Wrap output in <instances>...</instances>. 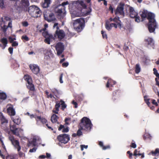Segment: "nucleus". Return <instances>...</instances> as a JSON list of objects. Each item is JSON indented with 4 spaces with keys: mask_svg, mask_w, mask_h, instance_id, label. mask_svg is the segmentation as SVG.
Masks as SVG:
<instances>
[{
    "mask_svg": "<svg viewBox=\"0 0 159 159\" xmlns=\"http://www.w3.org/2000/svg\"><path fill=\"white\" fill-rule=\"evenodd\" d=\"M22 25L23 26L25 27L27 26L28 25V24L27 22L24 21L22 22Z\"/></svg>",
    "mask_w": 159,
    "mask_h": 159,
    "instance_id": "59",
    "label": "nucleus"
},
{
    "mask_svg": "<svg viewBox=\"0 0 159 159\" xmlns=\"http://www.w3.org/2000/svg\"><path fill=\"white\" fill-rule=\"evenodd\" d=\"M24 78L25 80L27 83L26 84L27 88L31 91H35L34 85L33 84L31 77L28 75H26L24 76Z\"/></svg>",
    "mask_w": 159,
    "mask_h": 159,
    "instance_id": "5",
    "label": "nucleus"
},
{
    "mask_svg": "<svg viewBox=\"0 0 159 159\" xmlns=\"http://www.w3.org/2000/svg\"><path fill=\"white\" fill-rule=\"evenodd\" d=\"M71 120V118H66L65 119V125H69V123L68 121H70Z\"/></svg>",
    "mask_w": 159,
    "mask_h": 159,
    "instance_id": "44",
    "label": "nucleus"
},
{
    "mask_svg": "<svg viewBox=\"0 0 159 159\" xmlns=\"http://www.w3.org/2000/svg\"><path fill=\"white\" fill-rule=\"evenodd\" d=\"M33 117L35 118L36 121L38 122L40 121L43 124H44L47 122V120L45 118L41 117L40 116H36L34 117L33 115H32Z\"/></svg>",
    "mask_w": 159,
    "mask_h": 159,
    "instance_id": "17",
    "label": "nucleus"
},
{
    "mask_svg": "<svg viewBox=\"0 0 159 159\" xmlns=\"http://www.w3.org/2000/svg\"><path fill=\"white\" fill-rule=\"evenodd\" d=\"M116 83V81L111 79H109L106 84V87L107 88H109L110 86L111 87H113V85L115 84Z\"/></svg>",
    "mask_w": 159,
    "mask_h": 159,
    "instance_id": "21",
    "label": "nucleus"
},
{
    "mask_svg": "<svg viewBox=\"0 0 159 159\" xmlns=\"http://www.w3.org/2000/svg\"><path fill=\"white\" fill-rule=\"evenodd\" d=\"M51 0H44V2L42 3V7L43 8H46L49 6Z\"/></svg>",
    "mask_w": 159,
    "mask_h": 159,
    "instance_id": "25",
    "label": "nucleus"
},
{
    "mask_svg": "<svg viewBox=\"0 0 159 159\" xmlns=\"http://www.w3.org/2000/svg\"><path fill=\"white\" fill-rule=\"evenodd\" d=\"M51 39H55V38L54 37H53V36H52V37L50 36V37L46 38L44 40V42L48 44H50V43Z\"/></svg>",
    "mask_w": 159,
    "mask_h": 159,
    "instance_id": "29",
    "label": "nucleus"
},
{
    "mask_svg": "<svg viewBox=\"0 0 159 159\" xmlns=\"http://www.w3.org/2000/svg\"><path fill=\"white\" fill-rule=\"evenodd\" d=\"M8 39L9 40V42L10 43H13L14 41H13V38H12L11 37L9 36L8 37Z\"/></svg>",
    "mask_w": 159,
    "mask_h": 159,
    "instance_id": "64",
    "label": "nucleus"
},
{
    "mask_svg": "<svg viewBox=\"0 0 159 159\" xmlns=\"http://www.w3.org/2000/svg\"><path fill=\"white\" fill-rule=\"evenodd\" d=\"M7 27L6 25H4L2 27V29L3 32H5L7 31Z\"/></svg>",
    "mask_w": 159,
    "mask_h": 159,
    "instance_id": "48",
    "label": "nucleus"
},
{
    "mask_svg": "<svg viewBox=\"0 0 159 159\" xmlns=\"http://www.w3.org/2000/svg\"><path fill=\"white\" fill-rule=\"evenodd\" d=\"M80 5L84 9H85L86 7V6L85 4H84L83 2L81 1L80 2Z\"/></svg>",
    "mask_w": 159,
    "mask_h": 159,
    "instance_id": "58",
    "label": "nucleus"
},
{
    "mask_svg": "<svg viewBox=\"0 0 159 159\" xmlns=\"http://www.w3.org/2000/svg\"><path fill=\"white\" fill-rule=\"evenodd\" d=\"M153 71L154 74L159 79V74L157 72V71L156 69L155 68H153Z\"/></svg>",
    "mask_w": 159,
    "mask_h": 159,
    "instance_id": "42",
    "label": "nucleus"
},
{
    "mask_svg": "<svg viewBox=\"0 0 159 159\" xmlns=\"http://www.w3.org/2000/svg\"><path fill=\"white\" fill-rule=\"evenodd\" d=\"M35 91H31L30 90H29L28 92V93H29V95L32 97L35 95Z\"/></svg>",
    "mask_w": 159,
    "mask_h": 159,
    "instance_id": "41",
    "label": "nucleus"
},
{
    "mask_svg": "<svg viewBox=\"0 0 159 159\" xmlns=\"http://www.w3.org/2000/svg\"><path fill=\"white\" fill-rule=\"evenodd\" d=\"M0 42L3 45V47L5 48L8 43L7 39L5 38H3L0 39Z\"/></svg>",
    "mask_w": 159,
    "mask_h": 159,
    "instance_id": "27",
    "label": "nucleus"
},
{
    "mask_svg": "<svg viewBox=\"0 0 159 159\" xmlns=\"http://www.w3.org/2000/svg\"><path fill=\"white\" fill-rule=\"evenodd\" d=\"M148 13L149 12L146 10H143L140 15L142 21H143L146 18H147Z\"/></svg>",
    "mask_w": 159,
    "mask_h": 159,
    "instance_id": "22",
    "label": "nucleus"
},
{
    "mask_svg": "<svg viewBox=\"0 0 159 159\" xmlns=\"http://www.w3.org/2000/svg\"><path fill=\"white\" fill-rule=\"evenodd\" d=\"M124 29L125 30H128L129 31H130L131 30V27L130 25L126 26L124 28Z\"/></svg>",
    "mask_w": 159,
    "mask_h": 159,
    "instance_id": "57",
    "label": "nucleus"
},
{
    "mask_svg": "<svg viewBox=\"0 0 159 159\" xmlns=\"http://www.w3.org/2000/svg\"><path fill=\"white\" fill-rule=\"evenodd\" d=\"M151 154L153 156L159 155V149L156 148L155 151H152L151 152Z\"/></svg>",
    "mask_w": 159,
    "mask_h": 159,
    "instance_id": "32",
    "label": "nucleus"
},
{
    "mask_svg": "<svg viewBox=\"0 0 159 159\" xmlns=\"http://www.w3.org/2000/svg\"><path fill=\"white\" fill-rule=\"evenodd\" d=\"M11 131L13 134L19 136L20 135L19 131H23V129H18L16 128V125H10Z\"/></svg>",
    "mask_w": 159,
    "mask_h": 159,
    "instance_id": "13",
    "label": "nucleus"
},
{
    "mask_svg": "<svg viewBox=\"0 0 159 159\" xmlns=\"http://www.w3.org/2000/svg\"><path fill=\"white\" fill-rule=\"evenodd\" d=\"M14 122L17 125H19L20 123L21 120L19 118H16L13 120Z\"/></svg>",
    "mask_w": 159,
    "mask_h": 159,
    "instance_id": "38",
    "label": "nucleus"
},
{
    "mask_svg": "<svg viewBox=\"0 0 159 159\" xmlns=\"http://www.w3.org/2000/svg\"><path fill=\"white\" fill-rule=\"evenodd\" d=\"M0 7L2 8L4 7V0H0Z\"/></svg>",
    "mask_w": 159,
    "mask_h": 159,
    "instance_id": "50",
    "label": "nucleus"
},
{
    "mask_svg": "<svg viewBox=\"0 0 159 159\" xmlns=\"http://www.w3.org/2000/svg\"><path fill=\"white\" fill-rule=\"evenodd\" d=\"M52 92L56 96V95L58 94L59 92L56 89H53L52 91Z\"/></svg>",
    "mask_w": 159,
    "mask_h": 159,
    "instance_id": "51",
    "label": "nucleus"
},
{
    "mask_svg": "<svg viewBox=\"0 0 159 159\" xmlns=\"http://www.w3.org/2000/svg\"><path fill=\"white\" fill-rule=\"evenodd\" d=\"M85 25L84 18H80L75 20L73 26L75 30L78 32H81L84 28Z\"/></svg>",
    "mask_w": 159,
    "mask_h": 159,
    "instance_id": "4",
    "label": "nucleus"
},
{
    "mask_svg": "<svg viewBox=\"0 0 159 159\" xmlns=\"http://www.w3.org/2000/svg\"><path fill=\"white\" fill-rule=\"evenodd\" d=\"M37 140L35 138H34L31 142H30L28 144V146H30L31 144L33 145V146L35 147L36 146V143Z\"/></svg>",
    "mask_w": 159,
    "mask_h": 159,
    "instance_id": "30",
    "label": "nucleus"
},
{
    "mask_svg": "<svg viewBox=\"0 0 159 159\" xmlns=\"http://www.w3.org/2000/svg\"><path fill=\"white\" fill-rule=\"evenodd\" d=\"M155 18L154 14L150 12L148 13L147 18L148 20V30L151 33L154 32L157 28V24Z\"/></svg>",
    "mask_w": 159,
    "mask_h": 159,
    "instance_id": "1",
    "label": "nucleus"
},
{
    "mask_svg": "<svg viewBox=\"0 0 159 159\" xmlns=\"http://www.w3.org/2000/svg\"><path fill=\"white\" fill-rule=\"evenodd\" d=\"M61 105V109L62 111H64L67 107V105L65 103V102L62 100H61L59 102L58 101L56 102L55 106V110H53L52 112L56 114H58L59 108Z\"/></svg>",
    "mask_w": 159,
    "mask_h": 159,
    "instance_id": "6",
    "label": "nucleus"
},
{
    "mask_svg": "<svg viewBox=\"0 0 159 159\" xmlns=\"http://www.w3.org/2000/svg\"><path fill=\"white\" fill-rule=\"evenodd\" d=\"M72 103L75 105V107L76 108L77 107L78 104L76 102L73 100L72 102Z\"/></svg>",
    "mask_w": 159,
    "mask_h": 159,
    "instance_id": "61",
    "label": "nucleus"
},
{
    "mask_svg": "<svg viewBox=\"0 0 159 159\" xmlns=\"http://www.w3.org/2000/svg\"><path fill=\"white\" fill-rule=\"evenodd\" d=\"M56 49L57 51V55H60L64 50V47L63 43L61 42L57 43L56 46Z\"/></svg>",
    "mask_w": 159,
    "mask_h": 159,
    "instance_id": "12",
    "label": "nucleus"
},
{
    "mask_svg": "<svg viewBox=\"0 0 159 159\" xmlns=\"http://www.w3.org/2000/svg\"><path fill=\"white\" fill-rule=\"evenodd\" d=\"M1 121L2 124L5 123H7L8 122V120H6L4 116L3 115H2L1 117Z\"/></svg>",
    "mask_w": 159,
    "mask_h": 159,
    "instance_id": "34",
    "label": "nucleus"
},
{
    "mask_svg": "<svg viewBox=\"0 0 159 159\" xmlns=\"http://www.w3.org/2000/svg\"><path fill=\"white\" fill-rule=\"evenodd\" d=\"M69 63L68 62H66L62 63V66L63 67H67Z\"/></svg>",
    "mask_w": 159,
    "mask_h": 159,
    "instance_id": "52",
    "label": "nucleus"
},
{
    "mask_svg": "<svg viewBox=\"0 0 159 159\" xmlns=\"http://www.w3.org/2000/svg\"><path fill=\"white\" fill-rule=\"evenodd\" d=\"M81 150L82 151L84 150V148L87 149L88 147V145H80Z\"/></svg>",
    "mask_w": 159,
    "mask_h": 159,
    "instance_id": "49",
    "label": "nucleus"
},
{
    "mask_svg": "<svg viewBox=\"0 0 159 159\" xmlns=\"http://www.w3.org/2000/svg\"><path fill=\"white\" fill-rule=\"evenodd\" d=\"M7 111L9 114L11 116H14L16 114L15 109H14L12 105L9 107L7 108Z\"/></svg>",
    "mask_w": 159,
    "mask_h": 159,
    "instance_id": "19",
    "label": "nucleus"
},
{
    "mask_svg": "<svg viewBox=\"0 0 159 159\" xmlns=\"http://www.w3.org/2000/svg\"><path fill=\"white\" fill-rule=\"evenodd\" d=\"M92 124L90 120L87 117H84L81 120L79 126L84 130L89 131L92 127Z\"/></svg>",
    "mask_w": 159,
    "mask_h": 159,
    "instance_id": "3",
    "label": "nucleus"
},
{
    "mask_svg": "<svg viewBox=\"0 0 159 159\" xmlns=\"http://www.w3.org/2000/svg\"><path fill=\"white\" fill-rule=\"evenodd\" d=\"M59 117L57 116L55 114H53L51 117V120L52 123H55L57 122L58 124H59V123L57 122V120Z\"/></svg>",
    "mask_w": 159,
    "mask_h": 159,
    "instance_id": "23",
    "label": "nucleus"
},
{
    "mask_svg": "<svg viewBox=\"0 0 159 159\" xmlns=\"http://www.w3.org/2000/svg\"><path fill=\"white\" fill-rule=\"evenodd\" d=\"M145 41L148 45H150L152 46H153L154 45V41L152 38H148L147 39H145Z\"/></svg>",
    "mask_w": 159,
    "mask_h": 159,
    "instance_id": "26",
    "label": "nucleus"
},
{
    "mask_svg": "<svg viewBox=\"0 0 159 159\" xmlns=\"http://www.w3.org/2000/svg\"><path fill=\"white\" fill-rule=\"evenodd\" d=\"M11 45L12 47H16L18 45V43L16 41H14L12 43Z\"/></svg>",
    "mask_w": 159,
    "mask_h": 159,
    "instance_id": "55",
    "label": "nucleus"
},
{
    "mask_svg": "<svg viewBox=\"0 0 159 159\" xmlns=\"http://www.w3.org/2000/svg\"><path fill=\"white\" fill-rule=\"evenodd\" d=\"M149 99H144V100L145 101L146 103L150 107V108L151 109L153 110V109H154L155 107L153 106H152V107L150 106L151 103L149 101Z\"/></svg>",
    "mask_w": 159,
    "mask_h": 159,
    "instance_id": "36",
    "label": "nucleus"
},
{
    "mask_svg": "<svg viewBox=\"0 0 159 159\" xmlns=\"http://www.w3.org/2000/svg\"><path fill=\"white\" fill-rule=\"evenodd\" d=\"M89 11H87L86 10L85 11L83 9H81L80 13L77 15V16H86L89 15L91 11V9L90 7L89 8Z\"/></svg>",
    "mask_w": 159,
    "mask_h": 159,
    "instance_id": "16",
    "label": "nucleus"
},
{
    "mask_svg": "<svg viewBox=\"0 0 159 159\" xmlns=\"http://www.w3.org/2000/svg\"><path fill=\"white\" fill-rule=\"evenodd\" d=\"M64 125H60L59 127L58 128V130L59 131L61 130L62 129V132L63 133H67L69 131V127H67L66 128H64Z\"/></svg>",
    "mask_w": 159,
    "mask_h": 159,
    "instance_id": "24",
    "label": "nucleus"
},
{
    "mask_svg": "<svg viewBox=\"0 0 159 159\" xmlns=\"http://www.w3.org/2000/svg\"><path fill=\"white\" fill-rule=\"evenodd\" d=\"M101 34H102V36L103 38H105L106 39H107V35L105 32L102 30L101 31Z\"/></svg>",
    "mask_w": 159,
    "mask_h": 159,
    "instance_id": "43",
    "label": "nucleus"
},
{
    "mask_svg": "<svg viewBox=\"0 0 159 159\" xmlns=\"http://www.w3.org/2000/svg\"><path fill=\"white\" fill-rule=\"evenodd\" d=\"M140 68L139 66V65L138 64H137L135 66V72L136 73H139L140 71Z\"/></svg>",
    "mask_w": 159,
    "mask_h": 159,
    "instance_id": "37",
    "label": "nucleus"
},
{
    "mask_svg": "<svg viewBox=\"0 0 159 159\" xmlns=\"http://www.w3.org/2000/svg\"><path fill=\"white\" fill-rule=\"evenodd\" d=\"M125 6V4L124 3L120 2L118 5L116 9L114 11L115 14L116 15L119 14L121 16H124Z\"/></svg>",
    "mask_w": 159,
    "mask_h": 159,
    "instance_id": "9",
    "label": "nucleus"
},
{
    "mask_svg": "<svg viewBox=\"0 0 159 159\" xmlns=\"http://www.w3.org/2000/svg\"><path fill=\"white\" fill-rule=\"evenodd\" d=\"M44 19L48 22H50L52 21H55L56 19L53 13H51L49 14V16H46L45 15L44 16Z\"/></svg>",
    "mask_w": 159,
    "mask_h": 159,
    "instance_id": "15",
    "label": "nucleus"
},
{
    "mask_svg": "<svg viewBox=\"0 0 159 159\" xmlns=\"http://www.w3.org/2000/svg\"><path fill=\"white\" fill-rule=\"evenodd\" d=\"M36 149L37 148L34 147L32 149H30L29 150V152H35L36 151Z\"/></svg>",
    "mask_w": 159,
    "mask_h": 159,
    "instance_id": "63",
    "label": "nucleus"
},
{
    "mask_svg": "<svg viewBox=\"0 0 159 159\" xmlns=\"http://www.w3.org/2000/svg\"><path fill=\"white\" fill-rule=\"evenodd\" d=\"M13 48L12 47H10L8 48V51L11 54H12L13 52Z\"/></svg>",
    "mask_w": 159,
    "mask_h": 159,
    "instance_id": "62",
    "label": "nucleus"
},
{
    "mask_svg": "<svg viewBox=\"0 0 159 159\" xmlns=\"http://www.w3.org/2000/svg\"><path fill=\"white\" fill-rule=\"evenodd\" d=\"M105 28L109 31L111 29V26L109 25V23L107 22H106L105 24Z\"/></svg>",
    "mask_w": 159,
    "mask_h": 159,
    "instance_id": "45",
    "label": "nucleus"
},
{
    "mask_svg": "<svg viewBox=\"0 0 159 159\" xmlns=\"http://www.w3.org/2000/svg\"><path fill=\"white\" fill-rule=\"evenodd\" d=\"M6 158L7 159H14L15 158V156L13 155H10L7 156Z\"/></svg>",
    "mask_w": 159,
    "mask_h": 159,
    "instance_id": "47",
    "label": "nucleus"
},
{
    "mask_svg": "<svg viewBox=\"0 0 159 159\" xmlns=\"http://www.w3.org/2000/svg\"><path fill=\"white\" fill-rule=\"evenodd\" d=\"M57 139L61 143L66 144L70 140V137L67 134H60L57 136Z\"/></svg>",
    "mask_w": 159,
    "mask_h": 159,
    "instance_id": "8",
    "label": "nucleus"
},
{
    "mask_svg": "<svg viewBox=\"0 0 159 159\" xmlns=\"http://www.w3.org/2000/svg\"><path fill=\"white\" fill-rule=\"evenodd\" d=\"M8 139L15 148L17 149V151H20L21 147L20 145L19 141L18 140L15 139L14 137L11 135H9Z\"/></svg>",
    "mask_w": 159,
    "mask_h": 159,
    "instance_id": "10",
    "label": "nucleus"
},
{
    "mask_svg": "<svg viewBox=\"0 0 159 159\" xmlns=\"http://www.w3.org/2000/svg\"><path fill=\"white\" fill-rule=\"evenodd\" d=\"M99 145L101 147L103 150H106L107 148H109V146H105L103 145V143L101 141H100L99 143Z\"/></svg>",
    "mask_w": 159,
    "mask_h": 159,
    "instance_id": "35",
    "label": "nucleus"
},
{
    "mask_svg": "<svg viewBox=\"0 0 159 159\" xmlns=\"http://www.w3.org/2000/svg\"><path fill=\"white\" fill-rule=\"evenodd\" d=\"M78 127L79 129L77 131V134L78 136H80L82 135V132L81 131V130H83L84 129H82L81 127L79 126V125L78 126Z\"/></svg>",
    "mask_w": 159,
    "mask_h": 159,
    "instance_id": "39",
    "label": "nucleus"
},
{
    "mask_svg": "<svg viewBox=\"0 0 159 159\" xmlns=\"http://www.w3.org/2000/svg\"><path fill=\"white\" fill-rule=\"evenodd\" d=\"M127 153L128 154H129V158L130 159H131L132 158V156L133 155L132 153L130 151H128L127 152Z\"/></svg>",
    "mask_w": 159,
    "mask_h": 159,
    "instance_id": "53",
    "label": "nucleus"
},
{
    "mask_svg": "<svg viewBox=\"0 0 159 159\" xmlns=\"http://www.w3.org/2000/svg\"><path fill=\"white\" fill-rule=\"evenodd\" d=\"M21 39L22 40L24 39L26 41H28L29 40V38L26 35H23L21 37Z\"/></svg>",
    "mask_w": 159,
    "mask_h": 159,
    "instance_id": "46",
    "label": "nucleus"
},
{
    "mask_svg": "<svg viewBox=\"0 0 159 159\" xmlns=\"http://www.w3.org/2000/svg\"><path fill=\"white\" fill-rule=\"evenodd\" d=\"M42 34L45 38L50 37V36L52 37V36H53L52 34H49L47 31L43 32Z\"/></svg>",
    "mask_w": 159,
    "mask_h": 159,
    "instance_id": "33",
    "label": "nucleus"
},
{
    "mask_svg": "<svg viewBox=\"0 0 159 159\" xmlns=\"http://www.w3.org/2000/svg\"><path fill=\"white\" fill-rule=\"evenodd\" d=\"M21 4L25 7H27L29 5V2L28 0H21Z\"/></svg>",
    "mask_w": 159,
    "mask_h": 159,
    "instance_id": "28",
    "label": "nucleus"
},
{
    "mask_svg": "<svg viewBox=\"0 0 159 159\" xmlns=\"http://www.w3.org/2000/svg\"><path fill=\"white\" fill-rule=\"evenodd\" d=\"M28 11L30 13H31L32 12L34 14H35V16H33L34 17L40 16L41 13V11L39 8L35 5H32L30 7Z\"/></svg>",
    "mask_w": 159,
    "mask_h": 159,
    "instance_id": "7",
    "label": "nucleus"
},
{
    "mask_svg": "<svg viewBox=\"0 0 159 159\" xmlns=\"http://www.w3.org/2000/svg\"><path fill=\"white\" fill-rule=\"evenodd\" d=\"M7 96L4 93L0 92V99L4 100L7 98Z\"/></svg>",
    "mask_w": 159,
    "mask_h": 159,
    "instance_id": "31",
    "label": "nucleus"
},
{
    "mask_svg": "<svg viewBox=\"0 0 159 159\" xmlns=\"http://www.w3.org/2000/svg\"><path fill=\"white\" fill-rule=\"evenodd\" d=\"M109 11H111V13H113L114 11V8L112 7V6L111 5H110V7L109 8Z\"/></svg>",
    "mask_w": 159,
    "mask_h": 159,
    "instance_id": "54",
    "label": "nucleus"
},
{
    "mask_svg": "<svg viewBox=\"0 0 159 159\" xmlns=\"http://www.w3.org/2000/svg\"><path fill=\"white\" fill-rule=\"evenodd\" d=\"M56 29L54 37L56 38L57 36L59 40L61 41L65 37L66 34L63 30H60L58 26L56 27Z\"/></svg>",
    "mask_w": 159,
    "mask_h": 159,
    "instance_id": "11",
    "label": "nucleus"
},
{
    "mask_svg": "<svg viewBox=\"0 0 159 159\" xmlns=\"http://www.w3.org/2000/svg\"><path fill=\"white\" fill-rule=\"evenodd\" d=\"M29 67L32 72L35 74H38L39 72V67L35 64H30Z\"/></svg>",
    "mask_w": 159,
    "mask_h": 159,
    "instance_id": "14",
    "label": "nucleus"
},
{
    "mask_svg": "<svg viewBox=\"0 0 159 159\" xmlns=\"http://www.w3.org/2000/svg\"><path fill=\"white\" fill-rule=\"evenodd\" d=\"M134 18H135V20L136 22L138 23L140 22L141 21L142 18H141L139 16H138V15L135 17Z\"/></svg>",
    "mask_w": 159,
    "mask_h": 159,
    "instance_id": "40",
    "label": "nucleus"
},
{
    "mask_svg": "<svg viewBox=\"0 0 159 159\" xmlns=\"http://www.w3.org/2000/svg\"><path fill=\"white\" fill-rule=\"evenodd\" d=\"M152 103L153 104L155 105L156 106H158L157 103L156 102V100L154 99H152Z\"/></svg>",
    "mask_w": 159,
    "mask_h": 159,
    "instance_id": "56",
    "label": "nucleus"
},
{
    "mask_svg": "<svg viewBox=\"0 0 159 159\" xmlns=\"http://www.w3.org/2000/svg\"><path fill=\"white\" fill-rule=\"evenodd\" d=\"M69 3L68 1L64 2L61 4L59 5L58 7L60 8H58L56 12L57 18L62 22V25H64V23L63 19L66 15V11H65V6L69 4Z\"/></svg>",
    "mask_w": 159,
    "mask_h": 159,
    "instance_id": "2",
    "label": "nucleus"
},
{
    "mask_svg": "<svg viewBox=\"0 0 159 159\" xmlns=\"http://www.w3.org/2000/svg\"><path fill=\"white\" fill-rule=\"evenodd\" d=\"M129 16L131 18H134L138 15V13L134 10L133 7H130L129 8Z\"/></svg>",
    "mask_w": 159,
    "mask_h": 159,
    "instance_id": "18",
    "label": "nucleus"
},
{
    "mask_svg": "<svg viewBox=\"0 0 159 159\" xmlns=\"http://www.w3.org/2000/svg\"><path fill=\"white\" fill-rule=\"evenodd\" d=\"M130 147L133 148H135L136 147V145L135 143H131L130 145Z\"/></svg>",
    "mask_w": 159,
    "mask_h": 159,
    "instance_id": "60",
    "label": "nucleus"
},
{
    "mask_svg": "<svg viewBox=\"0 0 159 159\" xmlns=\"http://www.w3.org/2000/svg\"><path fill=\"white\" fill-rule=\"evenodd\" d=\"M120 94V91L119 90H117L114 91L113 93V96L112 99L113 101L116 100L117 98Z\"/></svg>",
    "mask_w": 159,
    "mask_h": 159,
    "instance_id": "20",
    "label": "nucleus"
}]
</instances>
